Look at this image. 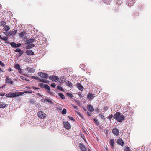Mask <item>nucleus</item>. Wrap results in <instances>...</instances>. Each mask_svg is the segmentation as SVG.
Listing matches in <instances>:
<instances>
[{
    "label": "nucleus",
    "mask_w": 151,
    "mask_h": 151,
    "mask_svg": "<svg viewBox=\"0 0 151 151\" xmlns=\"http://www.w3.org/2000/svg\"><path fill=\"white\" fill-rule=\"evenodd\" d=\"M48 102L52 104H53V102L51 101V100L50 99L45 98L44 100V102Z\"/></svg>",
    "instance_id": "nucleus-26"
},
{
    "label": "nucleus",
    "mask_w": 151,
    "mask_h": 151,
    "mask_svg": "<svg viewBox=\"0 0 151 151\" xmlns=\"http://www.w3.org/2000/svg\"><path fill=\"white\" fill-rule=\"evenodd\" d=\"M79 147L82 151H86V148L84 145L81 143L79 144Z\"/></svg>",
    "instance_id": "nucleus-12"
},
{
    "label": "nucleus",
    "mask_w": 151,
    "mask_h": 151,
    "mask_svg": "<svg viewBox=\"0 0 151 151\" xmlns=\"http://www.w3.org/2000/svg\"><path fill=\"white\" fill-rule=\"evenodd\" d=\"M2 37H1V36L0 35V39H2Z\"/></svg>",
    "instance_id": "nucleus-57"
},
{
    "label": "nucleus",
    "mask_w": 151,
    "mask_h": 151,
    "mask_svg": "<svg viewBox=\"0 0 151 151\" xmlns=\"http://www.w3.org/2000/svg\"><path fill=\"white\" fill-rule=\"evenodd\" d=\"M67 96H68L71 98L73 96L72 94H71L70 93H67Z\"/></svg>",
    "instance_id": "nucleus-40"
},
{
    "label": "nucleus",
    "mask_w": 151,
    "mask_h": 151,
    "mask_svg": "<svg viewBox=\"0 0 151 151\" xmlns=\"http://www.w3.org/2000/svg\"><path fill=\"white\" fill-rule=\"evenodd\" d=\"M26 32H21L19 35V36L21 37H24L26 35Z\"/></svg>",
    "instance_id": "nucleus-29"
},
{
    "label": "nucleus",
    "mask_w": 151,
    "mask_h": 151,
    "mask_svg": "<svg viewBox=\"0 0 151 151\" xmlns=\"http://www.w3.org/2000/svg\"><path fill=\"white\" fill-rule=\"evenodd\" d=\"M5 81L7 83H9L10 85H12L13 84V83L11 79L8 76H6Z\"/></svg>",
    "instance_id": "nucleus-10"
},
{
    "label": "nucleus",
    "mask_w": 151,
    "mask_h": 151,
    "mask_svg": "<svg viewBox=\"0 0 151 151\" xmlns=\"http://www.w3.org/2000/svg\"><path fill=\"white\" fill-rule=\"evenodd\" d=\"M135 0H129L128 2V5L129 6L132 5L135 2Z\"/></svg>",
    "instance_id": "nucleus-22"
},
{
    "label": "nucleus",
    "mask_w": 151,
    "mask_h": 151,
    "mask_svg": "<svg viewBox=\"0 0 151 151\" xmlns=\"http://www.w3.org/2000/svg\"><path fill=\"white\" fill-rule=\"evenodd\" d=\"M38 75L40 77L45 79H47L48 77V75L47 74H45L42 72L39 73Z\"/></svg>",
    "instance_id": "nucleus-7"
},
{
    "label": "nucleus",
    "mask_w": 151,
    "mask_h": 151,
    "mask_svg": "<svg viewBox=\"0 0 151 151\" xmlns=\"http://www.w3.org/2000/svg\"><path fill=\"white\" fill-rule=\"evenodd\" d=\"M51 86L53 88H55L56 86V85L54 83H53L51 84Z\"/></svg>",
    "instance_id": "nucleus-47"
},
{
    "label": "nucleus",
    "mask_w": 151,
    "mask_h": 151,
    "mask_svg": "<svg viewBox=\"0 0 151 151\" xmlns=\"http://www.w3.org/2000/svg\"><path fill=\"white\" fill-rule=\"evenodd\" d=\"M21 78L23 80H26L27 81H29L27 79H26L25 77L23 76H20Z\"/></svg>",
    "instance_id": "nucleus-35"
},
{
    "label": "nucleus",
    "mask_w": 151,
    "mask_h": 151,
    "mask_svg": "<svg viewBox=\"0 0 151 151\" xmlns=\"http://www.w3.org/2000/svg\"><path fill=\"white\" fill-rule=\"evenodd\" d=\"M19 53L18 55L19 56H21L24 53V52L23 51H22L21 50V51H19Z\"/></svg>",
    "instance_id": "nucleus-42"
},
{
    "label": "nucleus",
    "mask_w": 151,
    "mask_h": 151,
    "mask_svg": "<svg viewBox=\"0 0 151 151\" xmlns=\"http://www.w3.org/2000/svg\"><path fill=\"white\" fill-rule=\"evenodd\" d=\"M117 143L119 145L122 146L124 144V142L123 140L121 139H119L117 140Z\"/></svg>",
    "instance_id": "nucleus-19"
},
{
    "label": "nucleus",
    "mask_w": 151,
    "mask_h": 151,
    "mask_svg": "<svg viewBox=\"0 0 151 151\" xmlns=\"http://www.w3.org/2000/svg\"><path fill=\"white\" fill-rule=\"evenodd\" d=\"M36 95L39 96L40 97H42V96L39 93H36Z\"/></svg>",
    "instance_id": "nucleus-50"
},
{
    "label": "nucleus",
    "mask_w": 151,
    "mask_h": 151,
    "mask_svg": "<svg viewBox=\"0 0 151 151\" xmlns=\"http://www.w3.org/2000/svg\"><path fill=\"white\" fill-rule=\"evenodd\" d=\"M65 83L67 86L69 87H71L72 85L71 83L68 81H67L65 82Z\"/></svg>",
    "instance_id": "nucleus-24"
},
{
    "label": "nucleus",
    "mask_w": 151,
    "mask_h": 151,
    "mask_svg": "<svg viewBox=\"0 0 151 151\" xmlns=\"http://www.w3.org/2000/svg\"><path fill=\"white\" fill-rule=\"evenodd\" d=\"M84 110L86 111V109H84Z\"/></svg>",
    "instance_id": "nucleus-61"
},
{
    "label": "nucleus",
    "mask_w": 151,
    "mask_h": 151,
    "mask_svg": "<svg viewBox=\"0 0 151 151\" xmlns=\"http://www.w3.org/2000/svg\"><path fill=\"white\" fill-rule=\"evenodd\" d=\"M0 65L3 67L5 66L4 64L1 61H0Z\"/></svg>",
    "instance_id": "nucleus-46"
},
{
    "label": "nucleus",
    "mask_w": 151,
    "mask_h": 151,
    "mask_svg": "<svg viewBox=\"0 0 151 151\" xmlns=\"http://www.w3.org/2000/svg\"><path fill=\"white\" fill-rule=\"evenodd\" d=\"M91 112H90V111L89 112H87V114L89 116H91Z\"/></svg>",
    "instance_id": "nucleus-54"
},
{
    "label": "nucleus",
    "mask_w": 151,
    "mask_h": 151,
    "mask_svg": "<svg viewBox=\"0 0 151 151\" xmlns=\"http://www.w3.org/2000/svg\"><path fill=\"white\" fill-rule=\"evenodd\" d=\"M1 88V87H0V88Z\"/></svg>",
    "instance_id": "nucleus-63"
},
{
    "label": "nucleus",
    "mask_w": 151,
    "mask_h": 151,
    "mask_svg": "<svg viewBox=\"0 0 151 151\" xmlns=\"http://www.w3.org/2000/svg\"><path fill=\"white\" fill-rule=\"evenodd\" d=\"M83 135V134H82L81 135V136H82V135Z\"/></svg>",
    "instance_id": "nucleus-62"
},
{
    "label": "nucleus",
    "mask_w": 151,
    "mask_h": 151,
    "mask_svg": "<svg viewBox=\"0 0 151 151\" xmlns=\"http://www.w3.org/2000/svg\"><path fill=\"white\" fill-rule=\"evenodd\" d=\"M114 118L116 120L119 122H121L124 120L125 117L124 116L122 115L119 112H116L113 116Z\"/></svg>",
    "instance_id": "nucleus-1"
},
{
    "label": "nucleus",
    "mask_w": 151,
    "mask_h": 151,
    "mask_svg": "<svg viewBox=\"0 0 151 151\" xmlns=\"http://www.w3.org/2000/svg\"><path fill=\"white\" fill-rule=\"evenodd\" d=\"M9 71H11L12 70V69H10V68H9Z\"/></svg>",
    "instance_id": "nucleus-56"
},
{
    "label": "nucleus",
    "mask_w": 151,
    "mask_h": 151,
    "mask_svg": "<svg viewBox=\"0 0 151 151\" xmlns=\"http://www.w3.org/2000/svg\"><path fill=\"white\" fill-rule=\"evenodd\" d=\"M31 78H32L35 79H36L37 80H40V78L37 76H31Z\"/></svg>",
    "instance_id": "nucleus-32"
},
{
    "label": "nucleus",
    "mask_w": 151,
    "mask_h": 151,
    "mask_svg": "<svg viewBox=\"0 0 151 151\" xmlns=\"http://www.w3.org/2000/svg\"><path fill=\"white\" fill-rule=\"evenodd\" d=\"M112 114L109 115L107 117V119L111 121L112 118L113 117Z\"/></svg>",
    "instance_id": "nucleus-36"
},
{
    "label": "nucleus",
    "mask_w": 151,
    "mask_h": 151,
    "mask_svg": "<svg viewBox=\"0 0 151 151\" xmlns=\"http://www.w3.org/2000/svg\"><path fill=\"white\" fill-rule=\"evenodd\" d=\"M87 108L88 110L90 112H92L94 110L93 107L91 105H87Z\"/></svg>",
    "instance_id": "nucleus-13"
},
{
    "label": "nucleus",
    "mask_w": 151,
    "mask_h": 151,
    "mask_svg": "<svg viewBox=\"0 0 151 151\" xmlns=\"http://www.w3.org/2000/svg\"><path fill=\"white\" fill-rule=\"evenodd\" d=\"M26 53L28 55H34V53L32 50H28L26 51Z\"/></svg>",
    "instance_id": "nucleus-17"
},
{
    "label": "nucleus",
    "mask_w": 151,
    "mask_h": 151,
    "mask_svg": "<svg viewBox=\"0 0 151 151\" xmlns=\"http://www.w3.org/2000/svg\"><path fill=\"white\" fill-rule=\"evenodd\" d=\"M108 109V108L106 106H104V110L105 111H107Z\"/></svg>",
    "instance_id": "nucleus-48"
},
{
    "label": "nucleus",
    "mask_w": 151,
    "mask_h": 151,
    "mask_svg": "<svg viewBox=\"0 0 151 151\" xmlns=\"http://www.w3.org/2000/svg\"><path fill=\"white\" fill-rule=\"evenodd\" d=\"M37 115L39 117L42 119L45 118L46 116V114L42 111H39L37 113Z\"/></svg>",
    "instance_id": "nucleus-4"
},
{
    "label": "nucleus",
    "mask_w": 151,
    "mask_h": 151,
    "mask_svg": "<svg viewBox=\"0 0 151 151\" xmlns=\"http://www.w3.org/2000/svg\"><path fill=\"white\" fill-rule=\"evenodd\" d=\"M21 51V50L19 48H17L14 50V51L16 52H19Z\"/></svg>",
    "instance_id": "nucleus-44"
},
{
    "label": "nucleus",
    "mask_w": 151,
    "mask_h": 151,
    "mask_svg": "<svg viewBox=\"0 0 151 151\" xmlns=\"http://www.w3.org/2000/svg\"><path fill=\"white\" fill-rule=\"evenodd\" d=\"M24 92L25 93H31L32 92V91L31 90H28V91H24Z\"/></svg>",
    "instance_id": "nucleus-37"
},
{
    "label": "nucleus",
    "mask_w": 151,
    "mask_h": 151,
    "mask_svg": "<svg viewBox=\"0 0 151 151\" xmlns=\"http://www.w3.org/2000/svg\"><path fill=\"white\" fill-rule=\"evenodd\" d=\"M11 46L13 47H20L21 44L20 43L16 44L14 42H12L10 43Z\"/></svg>",
    "instance_id": "nucleus-8"
},
{
    "label": "nucleus",
    "mask_w": 151,
    "mask_h": 151,
    "mask_svg": "<svg viewBox=\"0 0 151 151\" xmlns=\"http://www.w3.org/2000/svg\"><path fill=\"white\" fill-rule=\"evenodd\" d=\"M25 71L30 73H33L35 72V69L29 67H27L25 69Z\"/></svg>",
    "instance_id": "nucleus-9"
},
{
    "label": "nucleus",
    "mask_w": 151,
    "mask_h": 151,
    "mask_svg": "<svg viewBox=\"0 0 151 151\" xmlns=\"http://www.w3.org/2000/svg\"><path fill=\"white\" fill-rule=\"evenodd\" d=\"M4 22L3 21H2L1 22V25H3L2 24H4Z\"/></svg>",
    "instance_id": "nucleus-55"
},
{
    "label": "nucleus",
    "mask_w": 151,
    "mask_h": 151,
    "mask_svg": "<svg viewBox=\"0 0 151 151\" xmlns=\"http://www.w3.org/2000/svg\"><path fill=\"white\" fill-rule=\"evenodd\" d=\"M69 119L71 120H73V121H75V119H74L73 117H69Z\"/></svg>",
    "instance_id": "nucleus-51"
},
{
    "label": "nucleus",
    "mask_w": 151,
    "mask_h": 151,
    "mask_svg": "<svg viewBox=\"0 0 151 151\" xmlns=\"http://www.w3.org/2000/svg\"><path fill=\"white\" fill-rule=\"evenodd\" d=\"M72 106L75 109H78V107L76 106L75 105L73 104H72Z\"/></svg>",
    "instance_id": "nucleus-45"
},
{
    "label": "nucleus",
    "mask_w": 151,
    "mask_h": 151,
    "mask_svg": "<svg viewBox=\"0 0 151 151\" xmlns=\"http://www.w3.org/2000/svg\"><path fill=\"white\" fill-rule=\"evenodd\" d=\"M32 88L34 89H39V88H38L35 87L34 86H32Z\"/></svg>",
    "instance_id": "nucleus-52"
},
{
    "label": "nucleus",
    "mask_w": 151,
    "mask_h": 151,
    "mask_svg": "<svg viewBox=\"0 0 151 151\" xmlns=\"http://www.w3.org/2000/svg\"><path fill=\"white\" fill-rule=\"evenodd\" d=\"M29 45L26 46L25 47V48L26 49H28L32 48L34 47L35 46V45L33 44H29Z\"/></svg>",
    "instance_id": "nucleus-15"
},
{
    "label": "nucleus",
    "mask_w": 151,
    "mask_h": 151,
    "mask_svg": "<svg viewBox=\"0 0 151 151\" xmlns=\"http://www.w3.org/2000/svg\"><path fill=\"white\" fill-rule=\"evenodd\" d=\"M5 93H3V92H2L1 93H0V96H4L5 95Z\"/></svg>",
    "instance_id": "nucleus-49"
},
{
    "label": "nucleus",
    "mask_w": 151,
    "mask_h": 151,
    "mask_svg": "<svg viewBox=\"0 0 151 151\" xmlns=\"http://www.w3.org/2000/svg\"><path fill=\"white\" fill-rule=\"evenodd\" d=\"M14 67L17 70H18L20 68V65L18 64H15L14 66Z\"/></svg>",
    "instance_id": "nucleus-31"
},
{
    "label": "nucleus",
    "mask_w": 151,
    "mask_h": 151,
    "mask_svg": "<svg viewBox=\"0 0 151 151\" xmlns=\"http://www.w3.org/2000/svg\"><path fill=\"white\" fill-rule=\"evenodd\" d=\"M94 121L95 123L97 125H99V123L96 119H94Z\"/></svg>",
    "instance_id": "nucleus-41"
},
{
    "label": "nucleus",
    "mask_w": 151,
    "mask_h": 151,
    "mask_svg": "<svg viewBox=\"0 0 151 151\" xmlns=\"http://www.w3.org/2000/svg\"><path fill=\"white\" fill-rule=\"evenodd\" d=\"M59 96L63 99H65V96L62 93H58Z\"/></svg>",
    "instance_id": "nucleus-27"
},
{
    "label": "nucleus",
    "mask_w": 151,
    "mask_h": 151,
    "mask_svg": "<svg viewBox=\"0 0 151 151\" xmlns=\"http://www.w3.org/2000/svg\"><path fill=\"white\" fill-rule=\"evenodd\" d=\"M40 81L41 82H44V83H47L49 82L47 80H44V79H41L40 80Z\"/></svg>",
    "instance_id": "nucleus-33"
},
{
    "label": "nucleus",
    "mask_w": 151,
    "mask_h": 151,
    "mask_svg": "<svg viewBox=\"0 0 151 151\" xmlns=\"http://www.w3.org/2000/svg\"><path fill=\"white\" fill-rule=\"evenodd\" d=\"M57 88V89L63 91L64 90L62 88V87L60 86H58Z\"/></svg>",
    "instance_id": "nucleus-38"
},
{
    "label": "nucleus",
    "mask_w": 151,
    "mask_h": 151,
    "mask_svg": "<svg viewBox=\"0 0 151 151\" xmlns=\"http://www.w3.org/2000/svg\"><path fill=\"white\" fill-rule=\"evenodd\" d=\"M2 39L4 41H5L6 42V43H9L7 41L8 40V37H2Z\"/></svg>",
    "instance_id": "nucleus-30"
},
{
    "label": "nucleus",
    "mask_w": 151,
    "mask_h": 151,
    "mask_svg": "<svg viewBox=\"0 0 151 151\" xmlns=\"http://www.w3.org/2000/svg\"><path fill=\"white\" fill-rule=\"evenodd\" d=\"M63 124L64 127L66 129L69 130L71 128V126L68 122H63Z\"/></svg>",
    "instance_id": "nucleus-5"
},
{
    "label": "nucleus",
    "mask_w": 151,
    "mask_h": 151,
    "mask_svg": "<svg viewBox=\"0 0 151 151\" xmlns=\"http://www.w3.org/2000/svg\"><path fill=\"white\" fill-rule=\"evenodd\" d=\"M0 70L1 71L3 72L2 70H1V68H0Z\"/></svg>",
    "instance_id": "nucleus-59"
},
{
    "label": "nucleus",
    "mask_w": 151,
    "mask_h": 151,
    "mask_svg": "<svg viewBox=\"0 0 151 151\" xmlns=\"http://www.w3.org/2000/svg\"><path fill=\"white\" fill-rule=\"evenodd\" d=\"M110 144L111 148H113L114 145V139H111L110 140Z\"/></svg>",
    "instance_id": "nucleus-20"
},
{
    "label": "nucleus",
    "mask_w": 151,
    "mask_h": 151,
    "mask_svg": "<svg viewBox=\"0 0 151 151\" xmlns=\"http://www.w3.org/2000/svg\"><path fill=\"white\" fill-rule=\"evenodd\" d=\"M17 70L21 74H22L23 73V71L22 70V69L20 68Z\"/></svg>",
    "instance_id": "nucleus-43"
},
{
    "label": "nucleus",
    "mask_w": 151,
    "mask_h": 151,
    "mask_svg": "<svg viewBox=\"0 0 151 151\" xmlns=\"http://www.w3.org/2000/svg\"><path fill=\"white\" fill-rule=\"evenodd\" d=\"M78 114H79V115H80V116H81L82 117L81 114L80 113H78Z\"/></svg>",
    "instance_id": "nucleus-58"
},
{
    "label": "nucleus",
    "mask_w": 151,
    "mask_h": 151,
    "mask_svg": "<svg viewBox=\"0 0 151 151\" xmlns=\"http://www.w3.org/2000/svg\"><path fill=\"white\" fill-rule=\"evenodd\" d=\"M8 105L5 103L1 102L0 103V108H4L7 106Z\"/></svg>",
    "instance_id": "nucleus-18"
},
{
    "label": "nucleus",
    "mask_w": 151,
    "mask_h": 151,
    "mask_svg": "<svg viewBox=\"0 0 151 151\" xmlns=\"http://www.w3.org/2000/svg\"><path fill=\"white\" fill-rule=\"evenodd\" d=\"M17 32V30H14L10 31L9 34L13 36L15 35Z\"/></svg>",
    "instance_id": "nucleus-23"
},
{
    "label": "nucleus",
    "mask_w": 151,
    "mask_h": 151,
    "mask_svg": "<svg viewBox=\"0 0 151 151\" xmlns=\"http://www.w3.org/2000/svg\"><path fill=\"white\" fill-rule=\"evenodd\" d=\"M112 132L115 135L118 136L119 134V131L117 129L114 128L112 130Z\"/></svg>",
    "instance_id": "nucleus-11"
},
{
    "label": "nucleus",
    "mask_w": 151,
    "mask_h": 151,
    "mask_svg": "<svg viewBox=\"0 0 151 151\" xmlns=\"http://www.w3.org/2000/svg\"><path fill=\"white\" fill-rule=\"evenodd\" d=\"M35 41L34 39L31 38L27 40L25 43V44H28L31 43H32L34 42Z\"/></svg>",
    "instance_id": "nucleus-14"
},
{
    "label": "nucleus",
    "mask_w": 151,
    "mask_h": 151,
    "mask_svg": "<svg viewBox=\"0 0 151 151\" xmlns=\"http://www.w3.org/2000/svg\"><path fill=\"white\" fill-rule=\"evenodd\" d=\"M61 81H60L61 83H63L65 80L66 78L64 76H62L60 78Z\"/></svg>",
    "instance_id": "nucleus-28"
},
{
    "label": "nucleus",
    "mask_w": 151,
    "mask_h": 151,
    "mask_svg": "<svg viewBox=\"0 0 151 151\" xmlns=\"http://www.w3.org/2000/svg\"><path fill=\"white\" fill-rule=\"evenodd\" d=\"M76 86L78 89L79 90H80L81 91L83 90V86L80 83H77Z\"/></svg>",
    "instance_id": "nucleus-16"
},
{
    "label": "nucleus",
    "mask_w": 151,
    "mask_h": 151,
    "mask_svg": "<svg viewBox=\"0 0 151 151\" xmlns=\"http://www.w3.org/2000/svg\"><path fill=\"white\" fill-rule=\"evenodd\" d=\"M94 97V95L91 93H88L87 98L89 99H91Z\"/></svg>",
    "instance_id": "nucleus-21"
},
{
    "label": "nucleus",
    "mask_w": 151,
    "mask_h": 151,
    "mask_svg": "<svg viewBox=\"0 0 151 151\" xmlns=\"http://www.w3.org/2000/svg\"><path fill=\"white\" fill-rule=\"evenodd\" d=\"M22 94L21 92H13L12 91L6 94L5 96L8 97L13 98L17 97Z\"/></svg>",
    "instance_id": "nucleus-2"
},
{
    "label": "nucleus",
    "mask_w": 151,
    "mask_h": 151,
    "mask_svg": "<svg viewBox=\"0 0 151 151\" xmlns=\"http://www.w3.org/2000/svg\"><path fill=\"white\" fill-rule=\"evenodd\" d=\"M49 78L52 81L55 82L58 81L59 79L58 77L55 76H49Z\"/></svg>",
    "instance_id": "nucleus-6"
},
{
    "label": "nucleus",
    "mask_w": 151,
    "mask_h": 151,
    "mask_svg": "<svg viewBox=\"0 0 151 151\" xmlns=\"http://www.w3.org/2000/svg\"><path fill=\"white\" fill-rule=\"evenodd\" d=\"M88 151H90V150L89 149H88Z\"/></svg>",
    "instance_id": "nucleus-60"
},
{
    "label": "nucleus",
    "mask_w": 151,
    "mask_h": 151,
    "mask_svg": "<svg viewBox=\"0 0 151 151\" xmlns=\"http://www.w3.org/2000/svg\"><path fill=\"white\" fill-rule=\"evenodd\" d=\"M26 88L27 89H31V88H32V87L29 86H26Z\"/></svg>",
    "instance_id": "nucleus-53"
},
{
    "label": "nucleus",
    "mask_w": 151,
    "mask_h": 151,
    "mask_svg": "<svg viewBox=\"0 0 151 151\" xmlns=\"http://www.w3.org/2000/svg\"><path fill=\"white\" fill-rule=\"evenodd\" d=\"M124 151H131V150L129 147H127L124 149Z\"/></svg>",
    "instance_id": "nucleus-39"
},
{
    "label": "nucleus",
    "mask_w": 151,
    "mask_h": 151,
    "mask_svg": "<svg viewBox=\"0 0 151 151\" xmlns=\"http://www.w3.org/2000/svg\"><path fill=\"white\" fill-rule=\"evenodd\" d=\"M38 85L41 87L43 86V88H45L48 90L47 92L49 93L50 94H52V92L50 91V88L49 86L48 85H44L43 83H41L39 84Z\"/></svg>",
    "instance_id": "nucleus-3"
},
{
    "label": "nucleus",
    "mask_w": 151,
    "mask_h": 151,
    "mask_svg": "<svg viewBox=\"0 0 151 151\" xmlns=\"http://www.w3.org/2000/svg\"><path fill=\"white\" fill-rule=\"evenodd\" d=\"M4 29L7 32L10 29V27L8 25H5L4 28Z\"/></svg>",
    "instance_id": "nucleus-25"
},
{
    "label": "nucleus",
    "mask_w": 151,
    "mask_h": 151,
    "mask_svg": "<svg viewBox=\"0 0 151 151\" xmlns=\"http://www.w3.org/2000/svg\"><path fill=\"white\" fill-rule=\"evenodd\" d=\"M66 113V109L65 108H64L63 109L62 111V114H65Z\"/></svg>",
    "instance_id": "nucleus-34"
}]
</instances>
